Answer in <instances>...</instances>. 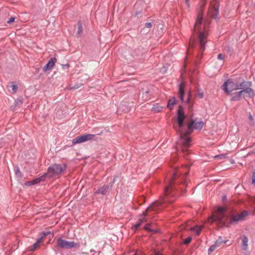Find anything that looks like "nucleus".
Segmentation results:
<instances>
[{"label":"nucleus","mask_w":255,"mask_h":255,"mask_svg":"<svg viewBox=\"0 0 255 255\" xmlns=\"http://www.w3.org/2000/svg\"><path fill=\"white\" fill-rule=\"evenodd\" d=\"M185 118L183 109L181 107H179L177 111V125L174 126V128L180 135L183 146L182 148V151L184 153L187 152L186 148L190 145L191 139L188 135L191 133L193 128L200 130L204 126L202 121L195 122L192 121L188 125L187 128H185L183 123Z\"/></svg>","instance_id":"1"},{"label":"nucleus","mask_w":255,"mask_h":255,"mask_svg":"<svg viewBox=\"0 0 255 255\" xmlns=\"http://www.w3.org/2000/svg\"><path fill=\"white\" fill-rule=\"evenodd\" d=\"M252 83L248 81L241 82V91L233 94L231 101H239L242 98H252L254 96V90L251 88Z\"/></svg>","instance_id":"2"},{"label":"nucleus","mask_w":255,"mask_h":255,"mask_svg":"<svg viewBox=\"0 0 255 255\" xmlns=\"http://www.w3.org/2000/svg\"><path fill=\"white\" fill-rule=\"evenodd\" d=\"M241 86V83L229 79L222 85L221 89L227 94L230 95L233 91L240 90Z\"/></svg>","instance_id":"3"},{"label":"nucleus","mask_w":255,"mask_h":255,"mask_svg":"<svg viewBox=\"0 0 255 255\" xmlns=\"http://www.w3.org/2000/svg\"><path fill=\"white\" fill-rule=\"evenodd\" d=\"M225 208L223 207H219L217 210L215 212L213 216L209 219V221H211V223L213 221L216 222L219 226H223L225 224L226 217L225 215Z\"/></svg>","instance_id":"4"},{"label":"nucleus","mask_w":255,"mask_h":255,"mask_svg":"<svg viewBox=\"0 0 255 255\" xmlns=\"http://www.w3.org/2000/svg\"><path fill=\"white\" fill-rule=\"evenodd\" d=\"M66 166L65 164H54L50 166L47 170L46 175L49 178L58 175L65 170Z\"/></svg>","instance_id":"5"},{"label":"nucleus","mask_w":255,"mask_h":255,"mask_svg":"<svg viewBox=\"0 0 255 255\" xmlns=\"http://www.w3.org/2000/svg\"><path fill=\"white\" fill-rule=\"evenodd\" d=\"M57 245L58 247L64 249L79 248L80 247L78 243L74 242L68 241L61 238H59L57 240Z\"/></svg>","instance_id":"6"},{"label":"nucleus","mask_w":255,"mask_h":255,"mask_svg":"<svg viewBox=\"0 0 255 255\" xmlns=\"http://www.w3.org/2000/svg\"><path fill=\"white\" fill-rule=\"evenodd\" d=\"M95 137L94 134H84L72 140L73 144L81 143L93 139Z\"/></svg>","instance_id":"7"},{"label":"nucleus","mask_w":255,"mask_h":255,"mask_svg":"<svg viewBox=\"0 0 255 255\" xmlns=\"http://www.w3.org/2000/svg\"><path fill=\"white\" fill-rule=\"evenodd\" d=\"M164 202L162 201H156L153 202L150 206H149L145 211L143 212L142 214V217L141 218V220H143V222H147V219L146 218V216H148V213L150 211H153L155 210V208L159 206L160 205H161L162 203H163Z\"/></svg>","instance_id":"8"},{"label":"nucleus","mask_w":255,"mask_h":255,"mask_svg":"<svg viewBox=\"0 0 255 255\" xmlns=\"http://www.w3.org/2000/svg\"><path fill=\"white\" fill-rule=\"evenodd\" d=\"M248 215V213L244 211L240 214H238L233 215L231 217L232 222H238L244 220L245 218Z\"/></svg>","instance_id":"9"},{"label":"nucleus","mask_w":255,"mask_h":255,"mask_svg":"<svg viewBox=\"0 0 255 255\" xmlns=\"http://www.w3.org/2000/svg\"><path fill=\"white\" fill-rule=\"evenodd\" d=\"M203 16V12L202 10L200 13H199V14L197 16V18L196 22L194 25V30L195 32H196V31L198 32L200 30V27L202 24Z\"/></svg>","instance_id":"10"},{"label":"nucleus","mask_w":255,"mask_h":255,"mask_svg":"<svg viewBox=\"0 0 255 255\" xmlns=\"http://www.w3.org/2000/svg\"><path fill=\"white\" fill-rule=\"evenodd\" d=\"M178 176H179V174L176 171L174 173L173 176L170 179L169 185L165 187V190H164V193L166 196L168 195L169 192V190L171 188L174 180H175L177 178V177H178Z\"/></svg>","instance_id":"11"},{"label":"nucleus","mask_w":255,"mask_h":255,"mask_svg":"<svg viewBox=\"0 0 255 255\" xmlns=\"http://www.w3.org/2000/svg\"><path fill=\"white\" fill-rule=\"evenodd\" d=\"M206 37L207 35L204 32L200 33L199 36L200 49L202 52L205 50V44L206 42Z\"/></svg>","instance_id":"12"},{"label":"nucleus","mask_w":255,"mask_h":255,"mask_svg":"<svg viewBox=\"0 0 255 255\" xmlns=\"http://www.w3.org/2000/svg\"><path fill=\"white\" fill-rule=\"evenodd\" d=\"M56 61L57 59L56 58L53 57L51 58L48 61L47 64L43 67V71L46 72L48 70H51L55 65V63L56 62Z\"/></svg>","instance_id":"13"},{"label":"nucleus","mask_w":255,"mask_h":255,"mask_svg":"<svg viewBox=\"0 0 255 255\" xmlns=\"http://www.w3.org/2000/svg\"><path fill=\"white\" fill-rule=\"evenodd\" d=\"M50 234V232H45L43 233V236L40 238L39 239H38L36 241V242L33 244V245L30 247V250L33 251H34L37 248H38L39 246V245L40 243H42L43 238L47 235Z\"/></svg>","instance_id":"14"},{"label":"nucleus","mask_w":255,"mask_h":255,"mask_svg":"<svg viewBox=\"0 0 255 255\" xmlns=\"http://www.w3.org/2000/svg\"><path fill=\"white\" fill-rule=\"evenodd\" d=\"M219 10L217 6H211L208 11V14L213 18H216L218 15Z\"/></svg>","instance_id":"15"},{"label":"nucleus","mask_w":255,"mask_h":255,"mask_svg":"<svg viewBox=\"0 0 255 255\" xmlns=\"http://www.w3.org/2000/svg\"><path fill=\"white\" fill-rule=\"evenodd\" d=\"M242 244L241 248L244 251H246L248 247V239L247 237L243 236L241 237Z\"/></svg>","instance_id":"16"},{"label":"nucleus","mask_w":255,"mask_h":255,"mask_svg":"<svg viewBox=\"0 0 255 255\" xmlns=\"http://www.w3.org/2000/svg\"><path fill=\"white\" fill-rule=\"evenodd\" d=\"M185 86V84L184 82L181 83L179 85V98L182 101H184V87Z\"/></svg>","instance_id":"17"},{"label":"nucleus","mask_w":255,"mask_h":255,"mask_svg":"<svg viewBox=\"0 0 255 255\" xmlns=\"http://www.w3.org/2000/svg\"><path fill=\"white\" fill-rule=\"evenodd\" d=\"M226 242H223L220 241H217L214 244L212 245L209 249L208 252L209 254L213 252L217 247H219L220 246L221 243H226Z\"/></svg>","instance_id":"18"},{"label":"nucleus","mask_w":255,"mask_h":255,"mask_svg":"<svg viewBox=\"0 0 255 255\" xmlns=\"http://www.w3.org/2000/svg\"><path fill=\"white\" fill-rule=\"evenodd\" d=\"M202 229V226H196L194 227L190 228V230L191 231H195L196 232V235L197 236H199L200 234Z\"/></svg>","instance_id":"19"},{"label":"nucleus","mask_w":255,"mask_h":255,"mask_svg":"<svg viewBox=\"0 0 255 255\" xmlns=\"http://www.w3.org/2000/svg\"><path fill=\"white\" fill-rule=\"evenodd\" d=\"M175 103H176V100H175V98L174 97H173V98H172V99H170L168 101L167 107L170 110H172L173 109V106L175 104Z\"/></svg>","instance_id":"20"},{"label":"nucleus","mask_w":255,"mask_h":255,"mask_svg":"<svg viewBox=\"0 0 255 255\" xmlns=\"http://www.w3.org/2000/svg\"><path fill=\"white\" fill-rule=\"evenodd\" d=\"M9 88V91L12 93L14 94L16 93L17 90V86L13 84H11L8 86Z\"/></svg>","instance_id":"21"},{"label":"nucleus","mask_w":255,"mask_h":255,"mask_svg":"<svg viewBox=\"0 0 255 255\" xmlns=\"http://www.w3.org/2000/svg\"><path fill=\"white\" fill-rule=\"evenodd\" d=\"M108 188V186H104L102 187L99 189L96 193H100L102 195H105L107 191Z\"/></svg>","instance_id":"22"},{"label":"nucleus","mask_w":255,"mask_h":255,"mask_svg":"<svg viewBox=\"0 0 255 255\" xmlns=\"http://www.w3.org/2000/svg\"><path fill=\"white\" fill-rule=\"evenodd\" d=\"M47 176L46 173H45L43 175L41 176L40 177L35 179L34 180H32L33 184H36L37 183H39L40 182L44 181L45 179V177Z\"/></svg>","instance_id":"23"},{"label":"nucleus","mask_w":255,"mask_h":255,"mask_svg":"<svg viewBox=\"0 0 255 255\" xmlns=\"http://www.w3.org/2000/svg\"><path fill=\"white\" fill-rule=\"evenodd\" d=\"M162 107L159 105L156 104L153 106L152 111L155 113H158L161 111Z\"/></svg>","instance_id":"24"},{"label":"nucleus","mask_w":255,"mask_h":255,"mask_svg":"<svg viewBox=\"0 0 255 255\" xmlns=\"http://www.w3.org/2000/svg\"><path fill=\"white\" fill-rule=\"evenodd\" d=\"M142 223H143V220H141V219L140 218L138 220V222L132 227V229L134 231H136Z\"/></svg>","instance_id":"25"},{"label":"nucleus","mask_w":255,"mask_h":255,"mask_svg":"<svg viewBox=\"0 0 255 255\" xmlns=\"http://www.w3.org/2000/svg\"><path fill=\"white\" fill-rule=\"evenodd\" d=\"M77 26H78V28L77 34H78L79 36H80L82 32V24L80 22H78L77 23Z\"/></svg>","instance_id":"26"},{"label":"nucleus","mask_w":255,"mask_h":255,"mask_svg":"<svg viewBox=\"0 0 255 255\" xmlns=\"http://www.w3.org/2000/svg\"><path fill=\"white\" fill-rule=\"evenodd\" d=\"M191 222V221H188L187 223H185V224H183L181 226V230H183V229H185L187 228V227L189 226V224Z\"/></svg>","instance_id":"27"},{"label":"nucleus","mask_w":255,"mask_h":255,"mask_svg":"<svg viewBox=\"0 0 255 255\" xmlns=\"http://www.w3.org/2000/svg\"><path fill=\"white\" fill-rule=\"evenodd\" d=\"M192 238L191 237H188L187 239L184 240V243L185 244H188L191 242Z\"/></svg>","instance_id":"28"},{"label":"nucleus","mask_w":255,"mask_h":255,"mask_svg":"<svg viewBox=\"0 0 255 255\" xmlns=\"http://www.w3.org/2000/svg\"><path fill=\"white\" fill-rule=\"evenodd\" d=\"M15 20V18L14 17H11L8 21L7 23L9 24H11Z\"/></svg>","instance_id":"29"},{"label":"nucleus","mask_w":255,"mask_h":255,"mask_svg":"<svg viewBox=\"0 0 255 255\" xmlns=\"http://www.w3.org/2000/svg\"><path fill=\"white\" fill-rule=\"evenodd\" d=\"M224 58H225V56L222 54H219L218 55V59L219 60H224Z\"/></svg>","instance_id":"30"},{"label":"nucleus","mask_w":255,"mask_h":255,"mask_svg":"<svg viewBox=\"0 0 255 255\" xmlns=\"http://www.w3.org/2000/svg\"><path fill=\"white\" fill-rule=\"evenodd\" d=\"M149 226L150 225L149 224H146L144 227V229L146 230V231H151V230L149 228Z\"/></svg>","instance_id":"31"},{"label":"nucleus","mask_w":255,"mask_h":255,"mask_svg":"<svg viewBox=\"0 0 255 255\" xmlns=\"http://www.w3.org/2000/svg\"><path fill=\"white\" fill-rule=\"evenodd\" d=\"M120 108L122 109V110L125 111L126 112H128L129 111V108L128 107H126V109H124L123 106H121Z\"/></svg>","instance_id":"32"},{"label":"nucleus","mask_w":255,"mask_h":255,"mask_svg":"<svg viewBox=\"0 0 255 255\" xmlns=\"http://www.w3.org/2000/svg\"><path fill=\"white\" fill-rule=\"evenodd\" d=\"M25 185H26L27 186H30L31 185H34V184H33V181L32 180V181H27V182H25Z\"/></svg>","instance_id":"33"},{"label":"nucleus","mask_w":255,"mask_h":255,"mask_svg":"<svg viewBox=\"0 0 255 255\" xmlns=\"http://www.w3.org/2000/svg\"><path fill=\"white\" fill-rule=\"evenodd\" d=\"M145 27L149 28L152 26V24L151 22H147L145 23Z\"/></svg>","instance_id":"34"},{"label":"nucleus","mask_w":255,"mask_h":255,"mask_svg":"<svg viewBox=\"0 0 255 255\" xmlns=\"http://www.w3.org/2000/svg\"><path fill=\"white\" fill-rule=\"evenodd\" d=\"M154 255H163L161 252L155 251Z\"/></svg>","instance_id":"35"},{"label":"nucleus","mask_w":255,"mask_h":255,"mask_svg":"<svg viewBox=\"0 0 255 255\" xmlns=\"http://www.w3.org/2000/svg\"><path fill=\"white\" fill-rule=\"evenodd\" d=\"M252 183L253 184H255V172L253 173V177H252Z\"/></svg>","instance_id":"36"},{"label":"nucleus","mask_w":255,"mask_h":255,"mask_svg":"<svg viewBox=\"0 0 255 255\" xmlns=\"http://www.w3.org/2000/svg\"><path fill=\"white\" fill-rule=\"evenodd\" d=\"M197 95L201 99L204 97V94L203 93H199Z\"/></svg>","instance_id":"37"},{"label":"nucleus","mask_w":255,"mask_h":255,"mask_svg":"<svg viewBox=\"0 0 255 255\" xmlns=\"http://www.w3.org/2000/svg\"><path fill=\"white\" fill-rule=\"evenodd\" d=\"M249 118L250 120L252 122H253L254 118H253V116H252L251 114H250V115H249Z\"/></svg>","instance_id":"38"},{"label":"nucleus","mask_w":255,"mask_h":255,"mask_svg":"<svg viewBox=\"0 0 255 255\" xmlns=\"http://www.w3.org/2000/svg\"><path fill=\"white\" fill-rule=\"evenodd\" d=\"M215 157L216 158H222L224 157V155H218V156H216Z\"/></svg>","instance_id":"39"},{"label":"nucleus","mask_w":255,"mask_h":255,"mask_svg":"<svg viewBox=\"0 0 255 255\" xmlns=\"http://www.w3.org/2000/svg\"><path fill=\"white\" fill-rule=\"evenodd\" d=\"M185 1H186V3L187 5L188 6H189V0H185Z\"/></svg>","instance_id":"40"},{"label":"nucleus","mask_w":255,"mask_h":255,"mask_svg":"<svg viewBox=\"0 0 255 255\" xmlns=\"http://www.w3.org/2000/svg\"><path fill=\"white\" fill-rule=\"evenodd\" d=\"M63 67H67V68H69V65L67 64V65H64V66H63Z\"/></svg>","instance_id":"41"},{"label":"nucleus","mask_w":255,"mask_h":255,"mask_svg":"<svg viewBox=\"0 0 255 255\" xmlns=\"http://www.w3.org/2000/svg\"><path fill=\"white\" fill-rule=\"evenodd\" d=\"M18 173H19L20 174L21 173L19 169H17V170L16 171V174H17Z\"/></svg>","instance_id":"42"},{"label":"nucleus","mask_w":255,"mask_h":255,"mask_svg":"<svg viewBox=\"0 0 255 255\" xmlns=\"http://www.w3.org/2000/svg\"><path fill=\"white\" fill-rule=\"evenodd\" d=\"M190 93H189V96H188V101H189L190 100Z\"/></svg>","instance_id":"43"},{"label":"nucleus","mask_w":255,"mask_h":255,"mask_svg":"<svg viewBox=\"0 0 255 255\" xmlns=\"http://www.w3.org/2000/svg\"><path fill=\"white\" fill-rule=\"evenodd\" d=\"M190 46H193V44H191V42L190 43Z\"/></svg>","instance_id":"44"},{"label":"nucleus","mask_w":255,"mask_h":255,"mask_svg":"<svg viewBox=\"0 0 255 255\" xmlns=\"http://www.w3.org/2000/svg\"><path fill=\"white\" fill-rule=\"evenodd\" d=\"M133 255H137V254H134Z\"/></svg>","instance_id":"45"}]
</instances>
